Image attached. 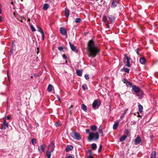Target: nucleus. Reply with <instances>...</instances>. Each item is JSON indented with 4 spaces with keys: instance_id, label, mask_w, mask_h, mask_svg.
Masks as SVG:
<instances>
[{
    "instance_id": "obj_63",
    "label": "nucleus",
    "mask_w": 158,
    "mask_h": 158,
    "mask_svg": "<svg viewBox=\"0 0 158 158\" xmlns=\"http://www.w3.org/2000/svg\"><path fill=\"white\" fill-rule=\"evenodd\" d=\"M14 45H15V44H13V43H12V46H14Z\"/></svg>"
},
{
    "instance_id": "obj_50",
    "label": "nucleus",
    "mask_w": 158,
    "mask_h": 158,
    "mask_svg": "<svg viewBox=\"0 0 158 158\" xmlns=\"http://www.w3.org/2000/svg\"><path fill=\"white\" fill-rule=\"evenodd\" d=\"M57 99H58L59 101L60 102V99L59 96L58 95H57Z\"/></svg>"
},
{
    "instance_id": "obj_1",
    "label": "nucleus",
    "mask_w": 158,
    "mask_h": 158,
    "mask_svg": "<svg viewBox=\"0 0 158 158\" xmlns=\"http://www.w3.org/2000/svg\"><path fill=\"white\" fill-rule=\"evenodd\" d=\"M88 55L89 57H95L100 52L99 47L95 46L94 41L92 40H89L88 44Z\"/></svg>"
},
{
    "instance_id": "obj_18",
    "label": "nucleus",
    "mask_w": 158,
    "mask_h": 158,
    "mask_svg": "<svg viewBox=\"0 0 158 158\" xmlns=\"http://www.w3.org/2000/svg\"><path fill=\"white\" fill-rule=\"evenodd\" d=\"M130 69L128 68H126L124 67L123 69H121V71L122 72H125L126 73H129Z\"/></svg>"
},
{
    "instance_id": "obj_9",
    "label": "nucleus",
    "mask_w": 158,
    "mask_h": 158,
    "mask_svg": "<svg viewBox=\"0 0 158 158\" xmlns=\"http://www.w3.org/2000/svg\"><path fill=\"white\" fill-rule=\"evenodd\" d=\"M6 127L8 128V124L6 122V119H5L4 120L3 123L1 126V129L3 130H5L6 128Z\"/></svg>"
},
{
    "instance_id": "obj_28",
    "label": "nucleus",
    "mask_w": 158,
    "mask_h": 158,
    "mask_svg": "<svg viewBox=\"0 0 158 158\" xmlns=\"http://www.w3.org/2000/svg\"><path fill=\"white\" fill-rule=\"evenodd\" d=\"M97 146L96 144L93 143L91 144V148L93 150H95L97 148Z\"/></svg>"
},
{
    "instance_id": "obj_35",
    "label": "nucleus",
    "mask_w": 158,
    "mask_h": 158,
    "mask_svg": "<svg viewBox=\"0 0 158 158\" xmlns=\"http://www.w3.org/2000/svg\"><path fill=\"white\" fill-rule=\"evenodd\" d=\"M37 29H38V31L40 32L41 33L44 32L42 29L40 27L38 26L37 27Z\"/></svg>"
},
{
    "instance_id": "obj_53",
    "label": "nucleus",
    "mask_w": 158,
    "mask_h": 158,
    "mask_svg": "<svg viewBox=\"0 0 158 158\" xmlns=\"http://www.w3.org/2000/svg\"><path fill=\"white\" fill-rule=\"evenodd\" d=\"M88 158H93V157L92 156L90 155L89 156Z\"/></svg>"
},
{
    "instance_id": "obj_17",
    "label": "nucleus",
    "mask_w": 158,
    "mask_h": 158,
    "mask_svg": "<svg viewBox=\"0 0 158 158\" xmlns=\"http://www.w3.org/2000/svg\"><path fill=\"white\" fill-rule=\"evenodd\" d=\"M73 147L72 146L69 145L65 149V151L67 152H69L70 151L72 150L73 149Z\"/></svg>"
},
{
    "instance_id": "obj_8",
    "label": "nucleus",
    "mask_w": 158,
    "mask_h": 158,
    "mask_svg": "<svg viewBox=\"0 0 158 158\" xmlns=\"http://www.w3.org/2000/svg\"><path fill=\"white\" fill-rule=\"evenodd\" d=\"M102 19L103 22L105 23L107 27L109 28V23L106 16L105 15H103L102 17Z\"/></svg>"
},
{
    "instance_id": "obj_14",
    "label": "nucleus",
    "mask_w": 158,
    "mask_h": 158,
    "mask_svg": "<svg viewBox=\"0 0 158 158\" xmlns=\"http://www.w3.org/2000/svg\"><path fill=\"white\" fill-rule=\"evenodd\" d=\"M141 141V139L140 137L138 136L135 139V145H137Z\"/></svg>"
},
{
    "instance_id": "obj_12",
    "label": "nucleus",
    "mask_w": 158,
    "mask_h": 158,
    "mask_svg": "<svg viewBox=\"0 0 158 158\" xmlns=\"http://www.w3.org/2000/svg\"><path fill=\"white\" fill-rule=\"evenodd\" d=\"M69 44L72 50L75 52H77L78 50L77 49L76 47L70 42H69Z\"/></svg>"
},
{
    "instance_id": "obj_37",
    "label": "nucleus",
    "mask_w": 158,
    "mask_h": 158,
    "mask_svg": "<svg viewBox=\"0 0 158 158\" xmlns=\"http://www.w3.org/2000/svg\"><path fill=\"white\" fill-rule=\"evenodd\" d=\"M37 141L36 139L35 138H33L32 139V142L33 145H35Z\"/></svg>"
},
{
    "instance_id": "obj_26",
    "label": "nucleus",
    "mask_w": 158,
    "mask_h": 158,
    "mask_svg": "<svg viewBox=\"0 0 158 158\" xmlns=\"http://www.w3.org/2000/svg\"><path fill=\"white\" fill-rule=\"evenodd\" d=\"M52 86L51 84H49L48 86L47 90L49 92H50L52 91Z\"/></svg>"
},
{
    "instance_id": "obj_62",
    "label": "nucleus",
    "mask_w": 158,
    "mask_h": 158,
    "mask_svg": "<svg viewBox=\"0 0 158 158\" xmlns=\"http://www.w3.org/2000/svg\"><path fill=\"white\" fill-rule=\"evenodd\" d=\"M141 116L140 115L138 114V117H140Z\"/></svg>"
},
{
    "instance_id": "obj_3",
    "label": "nucleus",
    "mask_w": 158,
    "mask_h": 158,
    "mask_svg": "<svg viewBox=\"0 0 158 158\" xmlns=\"http://www.w3.org/2000/svg\"><path fill=\"white\" fill-rule=\"evenodd\" d=\"M99 138V135L98 132L94 133L91 132L89 133L87 139L89 141H91L93 140H97Z\"/></svg>"
},
{
    "instance_id": "obj_32",
    "label": "nucleus",
    "mask_w": 158,
    "mask_h": 158,
    "mask_svg": "<svg viewBox=\"0 0 158 158\" xmlns=\"http://www.w3.org/2000/svg\"><path fill=\"white\" fill-rule=\"evenodd\" d=\"M73 105H71L69 108V111L70 114H72L73 110L72 109H71V108H73Z\"/></svg>"
},
{
    "instance_id": "obj_38",
    "label": "nucleus",
    "mask_w": 158,
    "mask_h": 158,
    "mask_svg": "<svg viewBox=\"0 0 158 158\" xmlns=\"http://www.w3.org/2000/svg\"><path fill=\"white\" fill-rule=\"evenodd\" d=\"M31 28V30L33 31H36V29L32 25H31L30 26Z\"/></svg>"
},
{
    "instance_id": "obj_55",
    "label": "nucleus",
    "mask_w": 158,
    "mask_h": 158,
    "mask_svg": "<svg viewBox=\"0 0 158 158\" xmlns=\"http://www.w3.org/2000/svg\"><path fill=\"white\" fill-rule=\"evenodd\" d=\"M7 118L8 120H9L10 119V117L9 116H7Z\"/></svg>"
},
{
    "instance_id": "obj_46",
    "label": "nucleus",
    "mask_w": 158,
    "mask_h": 158,
    "mask_svg": "<svg viewBox=\"0 0 158 158\" xmlns=\"http://www.w3.org/2000/svg\"><path fill=\"white\" fill-rule=\"evenodd\" d=\"M123 81L125 83H126L128 81L127 80V79H123Z\"/></svg>"
},
{
    "instance_id": "obj_43",
    "label": "nucleus",
    "mask_w": 158,
    "mask_h": 158,
    "mask_svg": "<svg viewBox=\"0 0 158 158\" xmlns=\"http://www.w3.org/2000/svg\"><path fill=\"white\" fill-rule=\"evenodd\" d=\"M62 56L63 57L65 60H66L67 59V57L65 54H63V55Z\"/></svg>"
},
{
    "instance_id": "obj_25",
    "label": "nucleus",
    "mask_w": 158,
    "mask_h": 158,
    "mask_svg": "<svg viewBox=\"0 0 158 158\" xmlns=\"http://www.w3.org/2000/svg\"><path fill=\"white\" fill-rule=\"evenodd\" d=\"M127 137V135H123L120 138L119 140L120 141H123L126 139Z\"/></svg>"
},
{
    "instance_id": "obj_34",
    "label": "nucleus",
    "mask_w": 158,
    "mask_h": 158,
    "mask_svg": "<svg viewBox=\"0 0 158 158\" xmlns=\"http://www.w3.org/2000/svg\"><path fill=\"white\" fill-rule=\"evenodd\" d=\"M126 85L127 86H130V87H132L133 85H132V83L130 82L129 81H127L126 83Z\"/></svg>"
},
{
    "instance_id": "obj_6",
    "label": "nucleus",
    "mask_w": 158,
    "mask_h": 158,
    "mask_svg": "<svg viewBox=\"0 0 158 158\" xmlns=\"http://www.w3.org/2000/svg\"><path fill=\"white\" fill-rule=\"evenodd\" d=\"M46 147V145L44 144H43L39 147L38 150L40 153H42L44 152Z\"/></svg>"
},
{
    "instance_id": "obj_40",
    "label": "nucleus",
    "mask_w": 158,
    "mask_h": 158,
    "mask_svg": "<svg viewBox=\"0 0 158 158\" xmlns=\"http://www.w3.org/2000/svg\"><path fill=\"white\" fill-rule=\"evenodd\" d=\"M102 145L101 144V145H100V146H99V149H98V152H100L101 151V150H102Z\"/></svg>"
},
{
    "instance_id": "obj_27",
    "label": "nucleus",
    "mask_w": 158,
    "mask_h": 158,
    "mask_svg": "<svg viewBox=\"0 0 158 158\" xmlns=\"http://www.w3.org/2000/svg\"><path fill=\"white\" fill-rule=\"evenodd\" d=\"M65 16L66 17L68 18L69 17V10L68 9L65 8Z\"/></svg>"
},
{
    "instance_id": "obj_13",
    "label": "nucleus",
    "mask_w": 158,
    "mask_h": 158,
    "mask_svg": "<svg viewBox=\"0 0 158 158\" xmlns=\"http://www.w3.org/2000/svg\"><path fill=\"white\" fill-rule=\"evenodd\" d=\"M60 33L63 35H65L67 34V31L63 27H61L60 28Z\"/></svg>"
},
{
    "instance_id": "obj_56",
    "label": "nucleus",
    "mask_w": 158,
    "mask_h": 158,
    "mask_svg": "<svg viewBox=\"0 0 158 158\" xmlns=\"http://www.w3.org/2000/svg\"><path fill=\"white\" fill-rule=\"evenodd\" d=\"M126 133L127 134H128L129 133V131L128 130H127L126 131Z\"/></svg>"
},
{
    "instance_id": "obj_51",
    "label": "nucleus",
    "mask_w": 158,
    "mask_h": 158,
    "mask_svg": "<svg viewBox=\"0 0 158 158\" xmlns=\"http://www.w3.org/2000/svg\"><path fill=\"white\" fill-rule=\"evenodd\" d=\"M13 46H12V47L11 48V49L10 51V52H11L12 53H13Z\"/></svg>"
},
{
    "instance_id": "obj_2",
    "label": "nucleus",
    "mask_w": 158,
    "mask_h": 158,
    "mask_svg": "<svg viewBox=\"0 0 158 158\" xmlns=\"http://www.w3.org/2000/svg\"><path fill=\"white\" fill-rule=\"evenodd\" d=\"M55 148L54 143L52 141L47 148V150L46 152V155L48 158H50L51 156V152H53Z\"/></svg>"
},
{
    "instance_id": "obj_45",
    "label": "nucleus",
    "mask_w": 158,
    "mask_h": 158,
    "mask_svg": "<svg viewBox=\"0 0 158 158\" xmlns=\"http://www.w3.org/2000/svg\"><path fill=\"white\" fill-rule=\"evenodd\" d=\"M67 158H74L73 156H67Z\"/></svg>"
},
{
    "instance_id": "obj_33",
    "label": "nucleus",
    "mask_w": 158,
    "mask_h": 158,
    "mask_svg": "<svg viewBox=\"0 0 158 158\" xmlns=\"http://www.w3.org/2000/svg\"><path fill=\"white\" fill-rule=\"evenodd\" d=\"M103 131L101 126H100L99 128L98 132L99 133H102V135H103Z\"/></svg>"
},
{
    "instance_id": "obj_59",
    "label": "nucleus",
    "mask_w": 158,
    "mask_h": 158,
    "mask_svg": "<svg viewBox=\"0 0 158 158\" xmlns=\"http://www.w3.org/2000/svg\"><path fill=\"white\" fill-rule=\"evenodd\" d=\"M11 4L13 5L14 4V2H11Z\"/></svg>"
},
{
    "instance_id": "obj_20",
    "label": "nucleus",
    "mask_w": 158,
    "mask_h": 158,
    "mask_svg": "<svg viewBox=\"0 0 158 158\" xmlns=\"http://www.w3.org/2000/svg\"><path fill=\"white\" fill-rule=\"evenodd\" d=\"M77 75L81 77L82 75V71L81 70H78L76 72Z\"/></svg>"
},
{
    "instance_id": "obj_57",
    "label": "nucleus",
    "mask_w": 158,
    "mask_h": 158,
    "mask_svg": "<svg viewBox=\"0 0 158 158\" xmlns=\"http://www.w3.org/2000/svg\"><path fill=\"white\" fill-rule=\"evenodd\" d=\"M30 19H27V21L28 22H30Z\"/></svg>"
},
{
    "instance_id": "obj_10",
    "label": "nucleus",
    "mask_w": 158,
    "mask_h": 158,
    "mask_svg": "<svg viewBox=\"0 0 158 158\" xmlns=\"http://www.w3.org/2000/svg\"><path fill=\"white\" fill-rule=\"evenodd\" d=\"M132 89L134 92L136 93H137L139 92L140 90H141L140 88L136 86L135 85H134L132 86Z\"/></svg>"
},
{
    "instance_id": "obj_15",
    "label": "nucleus",
    "mask_w": 158,
    "mask_h": 158,
    "mask_svg": "<svg viewBox=\"0 0 158 158\" xmlns=\"http://www.w3.org/2000/svg\"><path fill=\"white\" fill-rule=\"evenodd\" d=\"M118 4V2L116 0H113L112 3L111 7L113 8H115L117 6Z\"/></svg>"
},
{
    "instance_id": "obj_42",
    "label": "nucleus",
    "mask_w": 158,
    "mask_h": 158,
    "mask_svg": "<svg viewBox=\"0 0 158 158\" xmlns=\"http://www.w3.org/2000/svg\"><path fill=\"white\" fill-rule=\"evenodd\" d=\"M140 50L139 48H138L135 50V51L138 55H139V51H140Z\"/></svg>"
},
{
    "instance_id": "obj_19",
    "label": "nucleus",
    "mask_w": 158,
    "mask_h": 158,
    "mask_svg": "<svg viewBox=\"0 0 158 158\" xmlns=\"http://www.w3.org/2000/svg\"><path fill=\"white\" fill-rule=\"evenodd\" d=\"M109 19L110 20L111 23L114 21L115 20V18L114 15H110L108 16Z\"/></svg>"
},
{
    "instance_id": "obj_5",
    "label": "nucleus",
    "mask_w": 158,
    "mask_h": 158,
    "mask_svg": "<svg viewBox=\"0 0 158 158\" xmlns=\"http://www.w3.org/2000/svg\"><path fill=\"white\" fill-rule=\"evenodd\" d=\"M71 136L74 139L79 140L81 139V136L79 133L75 131H73L70 133Z\"/></svg>"
},
{
    "instance_id": "obj_49",
    "label": "nucleus",
    "mask_w": 158,
    "mask_h": 158,
    "mask_svg": "<svg viewBox=\"0 0 158 158\" xmlns=\"http://www.w3.org/2000/svg\"><path fill=\"white\" fill-rule=\"evenodd\" d=\"M85 131H86V133L88 134L89 133V129H87Z\"/></svg>"
},
{
    "instance_id": "obj_21",
    "label": "nucleus",
    "mask_w": 158,
    "mask_h": 158,
    "mask_svg": "<svg viewBox=\"0 0 158 158\" xmlns=\"http://www.w3.org/2000/svg\"><path fill=\"white\" fill-rule=\"evenodd\" d=\"M138 108H139V112L141 113L143 109V106L140 104H139L138 105Z\"/></svg>"
},
{
    "instance_id": "obj_54",
    "label": "nucleus",
    "mask_w": 158,
    "mask_h": 158,
    "mask_svg": "<svg viewBox=\"0 0 158 158\" xmlns=\"http://www.w3.org/2000/svg\"><path fill=\"white\" fill-rule=\"evenodd\" d=\"M2 18L1 16H0V22H2Z\"/></svg>"
},
{
    "instance_id": "obj_60",
    "label": "nucleus",
    "mask_w": 158,
    "mask_h": 158,
    "mask_svg": "<svg viewBox=\"0 0 158 158\" xmlns=\"http://www.w3.org/2000/svg\"><path fill=\"white\" fill-rule=\"evenodd\" d=\"M39 51H38L37 50V54H38L39 53Z\"/></svg>"
},
{
    "instance_id": "obj_29",
    "label": "nucleus",
    "mask_w": 158,
    "mask_h": 158,
    "mask_svg": "<svg viewBox=\"0 0 158 158\" xmlns=\"http://www.w3.org/2000/svg\"><path fill=\"white\" fill-rule=\"evenodd\" d=\"M91 130L94 131H95L97 129V127L95 125H93L91 126Z\"/></svg>"
},
{
    "instance_id": "obj_41",
    "label": "nucleus",
    "mask_w": 158,
    "mask_h": 158,
    "mask_svg": "<svg viewBox=\"0 0 158 158\" xmlns=\"http://www.w3.org/2000/svg\"><path fill=\"white\" fill-rule=\"evenodd\" d=\"M85 78L87 80H88L89 78V75L87 74H85Z\"/></svg>"
},
{
    "instance_id": "obj_52",
    "label": "nucleus",
    "mask_w": 158,
    "mask_h": 158,
    "mask_svg": "<svg viewBox=\"0 0 158 158\" xmlns=\"http://www.w3.org/2000/svg\"><path fill=\"white\" fill-rule=\"evenodd\" d=\"M34 76L35 77H38L39 75H38V74H37V73H36V74H34Z\"/></svg>"
},
{
    "instance_id": "obj_4",
    "label": "nucleus",
    "mask_w": 158,
    "mask_h": 158,
    "mask_svg": "<svg viewBox=\"0 0 158 158\" xmlns=\"http://www.w3.org/2000/svg\"><path fill=\"white\" fill-rule=\"evenodd\" d=\"M101 101L99 99L94 100L92 104V107L94 110L98 109L101 104Z\"/></svg>"
},
{
    "instance_id": "obj_16",
    "label": "nucleus",
    "mask_w": 158,
    "mask_h": 158,
    "mask_svg": "<svg viewBox=\"0 0 158 158\" xmlns=\"http://www.w3.org/2000/svg\"><path fill=\"white\" fill-rule=\"evenodd\" d=\"M146 61L145 58L144 57H141L139 59V61L140 63L142 64H145Z\"/></svg>"
},
{
    "instance_id": "obj_24",
    "label": "nucleus",
    "mask_w": 158,
    "mask_h": 158,
    "mask_svg": "<svg viewBox=\"0 0 158 158\" xmlns=\"http://www.w3.org/2000/svg\"><path fill=\"white\" fill-rule=\"evenodd\" d=\"M156 152L155 151L152 152L151 158H156Z\"/></svg>"
},
{
    "instance_id": "obj_44",
    "label": "nucleus",
    "mask_w": 158,
    "mask_h": 158,
    "mask_svg": "<svg viewBox=\"0 0 158 158\" xmlns=\"http://www.w3.org/2000/svg\"><path fill=\"white\" fill-rule=\"evenodd\" d=\"M42 34V38L43 40H44V32H43L41 33Z\"/></svg>"
},
{
    "instance_id": "obj_31",
    "label": "nucleus",
    "mask_w": 158,
    "mask_h": 158,
    "mask_svg": "<svg viewBox=\"0 0 158 158\" xmlns=\"http://www.w3.org/2000/svg\"><path fill=\"white\" fill-rule=\"evenodd\" d=\"M128 110V109H127L124 111V112L123 114H122L121 115V116L120 118H124L125 115L126 114Z\"/></svg>"
},
{
    "instance_id": "obj_58",
    "label": "nucleus",
    "mask_w": 158,
    "mask_h": 158,
    "mask_svg": "<svg viewBox=\"0 0 158 158\" xmlns=\"http://www.w3.org/2000/svg\"><path fill=\"white\" fill-rule=\"evenodd\" d=\"M15 42V40H13V41H12V43H13V44H14V42Z\"/></svg>"
},
{
    "instance_id": "obj_36",
    "label": "nucleus",
    "mask_w": 158,
    "mask_h": 158,
    "mask_svg": "<svg viewBox=\"0 0 158 158\" xmlns=\"http://www.w3.org/2000/svg\"><path fill=\"white\" fill-rule=\"evenodd\" d=\"M81 20H81V19L80 18H77L75 19V22L76 23H77L80 22L81 21Z\"/></svg>"
},
{
    "instance_id": "obj_30",
    "label": "nucleus",
    "mask_w": 158,
    "mask_h": 158,
    "mask_svg": "<svg viewBox=\"0 0 158 158\" xmlns=\"http://www.w3.org/2000/svg\"><path fill=\"white\" fill-rule=\"evenodd\" d=\"M118 125V122H115V123L113 125V129L114 130H115L117 129V127Z\"/></svg>"
},
{
    "instance_id": "obj_39",
    "label": "nucleus",
    "mask_w": 158,
    "mask_h": 158,
    "mask_svg": "<svg viewBox=\"0 0 158 158\" xmlns=\"http://www.w3.org/2000/svg\"><path fill=\"white\" fill-rule=\"evenodd\" d=\"M87 87V85L86 84H84L82 85V87L83 89V90L85 91L86 89V87Z\"/></svg>"
},
{
    "instance_id": "obj_47",
    "label": "nucleus",
    "mask_w": 158,
    "mask_h": 158,
    "mask_svg": "<svg viewBox=\"0 0 158 158\" xmlns=\"http://www.w3.org/2000/svg\"><path fill=\"white\" fill-rule=\"evenodd\" d=\"M63 49V48L62 47H59L58 48V49L60 51H62Z\"/></svg>"
},
{
    "instance_id": "obj_11",
    "label": "nucleus",
    "mask_w": 158,
    "mask_h": 158,
    "mask_svg": "<svg viewBox=\"0 0 158 158\" xmlns=\"http://www.w3.org/2000/svg\"><path fill=\"white\" fill-rule=\"evenodd\" d=\"M143 93L142 90L141 89L140 90L139 92H138L136 93V96L139 97V98L140 99L142 98H143Z\"/></svg>"
},
{
    "instance_id": "obj_23",
    "label": "nucleus",
    "mask_w": 158,
    "mask_h": 158,
    "mask_svg": "<svg viewBox=\"0 0 158 158\" xmlns=\"http://www.w3.org/2000/svg\"><path fill=\"white\" fill-rule=\"evenodd\" d=\"M81 108L85 112H87V107L84 104H82L81 106Z\"/></svg>"
},
{
    "instance_id": "obj_61",
    "label": "nucleus",
    "mask_w": 158,
    "mask_h": 158,
    "mask_svg": "<svg viewBox=\"0 0 158 158\" xmlns=\"http://www.w3.org/2000/svg\"><path fill=\"white\" fill-rule=\"evenodd\" d=\"M37 50L38 51H39V50H40V49H39V48H37Z\"/></svg>"
},
{
    "instance_id": "obj_22",
    "label": "nucleus",
    "mask_w": 158,
    "mask_h": 158,
    "mask_svg": "<svg viewBox=\"0 0 158 158\" xmlns=\"http://www.w3.org/2000/svg\"><path fill=\"white\" fill-rule=\"evenodd\" d=\"M49 7V5L47 3H45L43 6V9L44 10H46Z\"/></svg>"
},
{
    "instance_id": "obj_48",
    "label": "nucleus",
    "mask_w": 158,
    "mask_h": 158,
    "mask_svg": "<svg viewBox=\"0 0 158 158\" xmlns=\"http://www.w3.org/2000/svg\"><path fill=\"white\" fill-rule=\"evenodd\" d=\"M56 124L57 127H59L61 126L60 123H56Z\"/></svg>"
},
{
    "instance_id": "obj_7",
    "label": "nucleus",
    "mask_w": 158,
    "mask_h": 158,
    "mask_svg": "<svg viewBox=\"0 0 158 158\" xmlns=\"http://www.w3.org/2000/svg\"><path fill=\"white\" fill-rule=\"evenodd\" d=\"M125 57L124 59H125L127 60V64L126 66L128 67H130L131 66V64L130 63V60L131 59L130 57H128L127 55L126 54L124 55Z\"/></svg>"
},
{
    "instance_id": "obj_64",
    "label": "nucleus",
    "mask_w": 158,
    "mask_h": 158,
    "mask_svg": "<svg viewBox=\"0 0 158 158\" xmlns=\"http://www.w3.org/2000/svg\"><path fill=\"white\" fill-rule=\"evenodd\" d=\"M20 21V22H22V23L23 22V21H22V20H21Z\"/></svg>"
}]
</instances>
